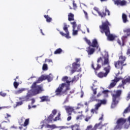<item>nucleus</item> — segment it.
I'll return each mask as SVG.
<instances>
[{
	"label": "nucleus",
	"mask_w": 130,
	"mask_h": 130,
	"mask_svg": "<svg viewBox=\"0 0 130 130\" xmlns=\"http://www.w3.org/2000/svg\"><path fill=\"white\" fill-rule=\"evenodd\" d=\"M120 79H121V78H115L114 80H113L112 81L111 83L110 84V88H112L114 87V86L116 85V83H117V82H118V81H119Z\"/></svg>",
	"instance_id": "17"
},
{
	"label": "nucleus",
	"mask_w": 130,
	"mask_h": 130,
	"mask_svg": "<svg viewBox=\"0 0 130 130\" xmlns=\"http://www.w3.org/2000/svg\"><path fill=\"white\" fill-rule=\"evenodd\" d=\"M84 40H85L86 42L89 45V46H92V47H96V51L97 52H99L100 51V48L98 45V42H97V40L94 39L92 40V43L91 45V42L90 40H87V38H85Z\"/></svg>",
	"instance_id": "10"
},
{
	"label": "nucleus",
	"mask_w": 130,
	"mask_h": 130,
	"mask_svg": "<svg viewBox=\"0 0 130 130\" xmlns=\"http://www.w3.org/2000/svg\"><path fill=\"white\" fill-rule=\"evenodd\" d=\"M53 77L51 74H50L49 75H42L41 76L38 81L35 82L31 86V90L28 91L26 96L24 97L19 98V100H22V101H28L30 97L34 96V95H37V94H39L43 91V88L41 85H37V83H41L42 81L44 80H47L48 82H51L52 81Z\"/></svg>",
	"instance_id": "1"
},
{
	"label": "nucleus",
	"mask_w": 130,
	"mask_h": 130,
	"mask_svg": "<svg viewBox=\"0 0 130 130\" xmlns=\"http://www.w3.org/2000/svg\"><path fill=\"white\" fill-rule=\"evenodd\" d=\"M79 75H77V76H75V79H73V80H72V82L73 83V82H75V81H78V80H79V76H78Z\"/></svg>",
	"instance_id": "41"
},
{
	"label": "nucleus",
	"mask_w": 130,
	"mask_h": 130,
	"mask_svg": "<svg viewBox=\"0 0 130 130\" xmlns=\"http://www.w3.org/2000/svg\"><path fill=\"white\" fill-rule=\"evenodd\" d=\"M91 119V116H87L84 119L85 121L88 122Z\"/></svg>",
	"instance_id": "39"
},
{
	"label": "nucleus",
	"mask_w": 130,
	"mask_h": 130,
	"mask_svg": "<svg viewBox=\"0 0 130 130\" xmlns=\"http://www.w3.org/2000/svg\"><path fill=\"white\" fill-rule=\"evenodd\" d=\"M26 89L25 88H19L18 90L15 91V94H16L17 95L21 94V93H23V92H24V91H26Z\"/></svg>",
	"instance_id": "20"
},
{
	"label": "nucleus",
	"mask_w": 130,
	"mask_h": 130,
	"mask_svg": "<svg viewBox=\"0 0 130 130\" xmlns=\"http://www.w3.org/2000/svg\"><path fill=\"white\" fill-rule=\"evenodd\" d=\"M57 128H59V130H61V129H64L66 128H69V127L64 126H57Z\"/></svg>",
	"instance_id": "34"
},
{
	"label": "nucleus",
	"mask_w": 130,
	"mask_h": 130,
	"mask_svg": "<svg viewBox=\"0 0 130 130\" xmlns=\"http://www.w3.org/2000/svg\"><path fill=\"white\" fill-rule=\"evenodd\" d=\"M64 107L67 113H68L69 115H71V114H72V112H73V111L74 110V108L72 107L65 106Z\"/></svg>",
	"instance_id": "16"
},
{
	"label": "nucleus",
	"mask_w": 130,
	"mask_h": 130,
	"mask_svg": "<svg viewBox=\"0 0 130 130\" xmlns=\"http://www.w3.org/2000/svg\"><path fill=\"white\" fill-rule=\"evenodd\" d=\"M92 127H93L92 125L87 126L86 130H94V129H96V128H97L100 129V128H101V127H102V123L100 122L99 124H95L94 128H92Z\"/></svg>",
	"instance_id": "14"
},
{
	"label": "nucleus",
	"mask_w": 130,
	"mask_h": 130,
	"mask_svg": "<svg viewBox=\"0 0 130 130\" xmlns=\"http://www.w3.org/2000/svg\"><path fill=\"white\" fill-rule=\"evenodd\" d=\"M28 109H31V106L28 105Z\"/></svg>",
	"instance_id": "62"
},
{
	"label": "nucleus",
	"mask_w": 130,
	"mask_h": 130,
	"mask_svg": "<svg viewBox=\"0 0 130 130\" xmlns=\"http://www.w3.org/2000/svg\"><path fill=\"white\" fill-rule=\"evenodd\" d=\"M123 85H125L130 83V76H126L124 79L122 81Z\"/></svg>",
	"instance_id": "19"
},
{
	"label": "nucleus",
	"mask_w": 130,
	"mask_h": 130,
	"mask_svg": "<svg viewBox=\"0 0 130 130\" xmlns=\"http://www.w3.org/2000/svg\"><path fill=\"white\" fill-rule=\"evenodd\" d=\"M105 11H106V13H105V15H106V14H107L109 16V15H110L109 10H107V9H105Z\"/></svg>",
	"instance_id": "47"
},
{
	"label": "nucleus",
	"mask_w": 130,
	"mask_h": 130,
	"mask_svg": "<svg viewBox=\"0 0 130 130\" xmlns=\"http://www.w3.org/2000/svg\"><path fill=\"white\" fill-rule=\"evenodd\" d=\"M83 116H84V115H83L78 116L76 117V120H82V119H83V118H82Z\"/></svg>",
	"instance_id": "36"
},
{
	"label": "nucleus",
	"mask_w": 130,
	"mask_h": 130,
	"mask_svg": "<svg viewBox=\"0 0 130 130\" xmlns=\"http://www.w3.org/2000/svg\"><path fill=\"white\" fill-rule=\"evenodd\" d=\"M73 9L74 10H76L77 9V4H76V3H75V1H73Z\"/></svg>",
	"instance_id": "43"
},
{
	"label": "nucleus",
	"mask_w": 130,
	"mask_h": 130,
	"mask_svg": "<svg viewBox=\"0 0 130 130\" xmlns=\"http://www.w3.org/2000/svg\"><path fill=\"white\" fill-rule=\"evenodd\" d=\"M91 88L93 93L94 94V95H96V94H97V87H96L95 86H93Z\"/></svg>",
	"instance_id": "29"
},
{
	"label": "nucleus",
	"mask_w": 130,
	"mask_h": 130,
	"mask_svg": "<svg viewBox=\"0 0 130 130\" xmlns=\"http://www.w3.org/2000/svg\"><path fill=\"white\" fill-rule=\"evenodd\" d=\"M120 95H121V90L114 91V93L112 94L113 102L111 108H114L116 106V105L118 103Z\"/></svg>",
	"instance_id": "6"
},
{
	"label": "nucleus",
	"mask_w": 130,
	"mask_h": 130,
	"mask_svg": "<svg viewBox=\"0 0 130 130\" xmlns=\"http://www.w3.org/2000/svg\"><path fill=\"white\" fill-rule=\"evenodd\" d=\"M61 51H62L61 49L60 48L57 49L56 51H55L54 54H59V53H60Z\"/></svg>",
	"instance_id": "31"
},
{
	"label": "nucleus",
	"mask_w": 130,
	"mask_h": 130,
	"mask_svg": "<svg viewBox=\"0 0 130 130\" xmlns=\"http://www.w3.org/2000/svg\"><path fill=\"white\" fill-rule=\"evenodd\" d=\"M4 108H7V107H0V110H2V109H4Z\"/></svg>",
	"instance_id": "58"
},
{
	"label": "nucleus",
	"mask_w": 130,
	"mask_h": 130,
	"mask_svg": "<svg viewBox=\"0 0 130 130\" xmlns=\"http://www.w3.org/2000/svg\"><path fill=\"white\" fill-rule=\"evenodd\" d=\"M83 95H84V92H83V91H81V96H80L81 98H83Z\"/></svg>",
	"instance_id": "53"
},
{
	"label": "nucleus",
	"mask_w": 130,
	"mask_h": 130,
	"mask_svg": "<svg viewBox=\"0 0 130 130\" xmlns=\"http://www.w3.org/2000/svg\"><path fill=\"white\" fill-rule=\"evenodd\" d=\"M127 38V36H123L122 37V40L123 42H124V40H125V39H126Z\"/></svg>",
	"instance_id": "46"
},
{
	"label": "nucleus",
	"mask_w": 130,
	"mask_h": 130,
	"mask_svg": "<svg viewBox=\"0 0 130 130\" xmlns=\"http://www.w3.org/2000/svg\"><path fill=\"white\" fill-rule=\"evenodd\" d=\"M48 67L47 64H44L43 66V71H47Z\"/></svg>",
	"instance_id": "38"
},
{
	"label": "nucleus",
	"mask_w": 130,
	"mask_h": 130,
	"mask_svg": "<svg viewBox=\"0 0 130 130\" xmlns=\"http://www.w3.org/2000/svg\"><path fill=\"white\" fill-rule=\"evenodd\" d=\"M102 93L104 94V97H108V93H109V91L108 90H104L102 92Z\"/></svg>",
	"instance_id": "30"
},
{
	"label": "nucleus",
	"mask_w": 130,
	"mask_h": 130,
	"mask_svg": "<svg viewBox=\"0 0 130 130\" xmlns=\"http://www.w3.org/2000/svg\"><path fill=\"white\" fill-rule=\"evenodd\" d=\"M127 16H126V15L124 14H122V18L123 23H126V22H127Z\"/></svg>",
	"instance_id": "26"
},
{
	"label": "nucleus",
	"mask_w": 130,
	"mask_h": 130,
	"mask_svg": "<svg viewBox=\"0 0 130 130\" xmlns=\"http://www.w3.org/2000/svg\"><path fill=\"white\" fill-rule=\"evenodd\" d=\"M98 62H101L102 66L105 67L104 70L106 71V73L100 72L97 74V76L101 78L107 77V75L109 74V72H110V70L111 69L109 65L108 53L105 52L103 57H100L98 59Z\"/></svg>",
	"instance_id": "2"
},
{
	"label": "nucleus",
	"mask_w": 130,
	"mask_h": 130,
	"mask_svg": "<svg viewBox=\"0 0 130 130\" xmlns=\"http://www.w3.org/2000/svg\"><path fill=\"white\" fill-rule=\"evenodd\" d=\"M76 109H80V107H77L76 108Z\"/></svg>",
	"instance_id": "64"
},
{
	"label": "nucleus",
	"mask_w": 130,
	"mask_h": 130,
	"mask_svg": "<svg viewBox=\"0 0 130 130\" xmlns=\"http://www.w3.org/2000/svg\"><path fill=\"white\" fill-rule=\"evenodd\" d=\"M124 33H126L127 36H130V29L124 30Z\"/></svg>",
	"instance_id": "33"
},
{
	"label": "nucleus",
	"mask_w": 130,
	"mask_h": 130,
	"mask_svg": "<svg viewBox=\"0 0 130 130\" xmlns=\"http://www.w3.org/2000/svg\"><path fill=\"white\" fill-rule=\"evenodd\" d=\"M83 13L85 15V17L86 18V19H88V13L84 10H83Z\"/></svg>",
	"instance_id": "44"
},
{
	"label": "nucleus",
	"mask_w": 130,
	"mask_h": 130,
	"mask_svg": "<svg viewBox=\"0 0 130 130\" xmlns=\"http://www.w3.org/2000/svg\"><path fill=\"white\" fill-rule=\"evenodd\" d=\"M109 22L108 21H106V22L104 23L102 22V25L100 26V29H101V32L102 33H105V35L108 37V39L109 41H112L114 38H115V36L110 34V32L109 31Z\"/></svg>",
	"instance_id": "4"
},
{
	"label": "nucleus",
	"mask_w": 130,
	"mask_h": 130,
	"mask_svg": "<svg viewBox=\"0 0 130 130\" xmlns=\"http://www.w3.org/2000/svg\"><path fill=\"white\" fill-rule=\"evenodd\" d=\"M129 111H130V105L126 109L124 110V113H127V112H129Z\"/></svg>",
	"instance_id": "37"
},
{
	"label": "nucleus",
	"mask_w": 130,
	"mask_h": 130,
	"mask_svg": "<svg viewBox=\"0 0 130 130\" xmlns=\"http://www.w3.org/2000/svg\"><path fill=\"white\" fill-rule=\"evenodd\" d=\"M14 86L15 88V89H17V88H18V86H19V85H20V83H18L16 81H15L13 83Z\"/></svg>",
	"instance_id": "35"
},
{
	"label": "nucleus",
	"mask_w": 130,
	"mask_h": 130,
	"mask_svg": "<svg viewBox=\"0 0 130 130\" xmlns=\"http://www.w3.org/2000/svg\"><path fill=\"white\" fill-rule=\"evenodd\" d=\"M40 31L43 35H44V34H43V32H42V29H40Z\"/></svg>",
	"instance_id": "61"
},
{
	"label": "nucleus",
	"mask_w": 130,
	"mask_h": 130,
	"mask_svg": "<svg viewBox=\"0 0 130 130\" xmlns=\"http://www.w3.org/2000/svg\"><path fill=\"white\" fill-rule=\"evenodd\" d=\"M103 119V114L102 115V117L99 118V120H102Z\"/></svg>",
	"instance_id": "57"
},
{
	"label": "nucleus",
	"mask_w": 130,
	"mask_h": 130,
	"mask_svg": "<svg viewBox=\"0 0 130 130\" xmlns=\"http://www.w3.org/2000/svg\"><path fill=\"white\" fill-rule=\"evenodd\" d=\"M94 10L98 13L99 16H101L102 18H103V17H105L106 14H104V13H101L100 12H99V11H98V8L97 7H94Z\"/></svg>",
	"instance_id": "23"
},
{
	"label": "nucleus",
	"mask_w": 130,
	"mask_h": 130,
	"mask_svg": "<svg viewBox=\"0 0 130 130\" xmlns=\"http://www.w3.org/2000/svg\"><path fill=\"white\" fill-rule=\"evenodd\" d=\"M44 18H45V19L48 23H50V22H51L52 18L50 17L48 15H44Z\"/></svg>",
	"instance_id": "24"
},
{
	"label": "nucleus",
	"mask_w": 130,
	"mask_h": 130,
	"mask_svg": "<svg viewBox=\"0 0 130 130\" xmlns=\"http://www.w3.org/2000/svg\"><path fill=\"white\" fill-rule=\"evenodd\" d=\"M78 106H83V104H78Z\"/></svg>",
	"instance_id": "60"
},
{
	"label": "nucleus",
	"mask_w": 130,
	"mask_h": 130,
	"mask_svg": "<svg viewBox=\"0 0 130 130\" xmlns=\"http://www.w3.org/2000/svg\"><path fill=\"white\" fill-rule=\"evenodd\" d=\"M126 119L123 118H119L116 122L117 125L114 128V130L118 129V128H120L125 122H126Z\"/></svg>",
	"instance_id": "11"
},
{
	"label": "nucleus",
	"mask_w": 130,
	"mask_h": 130,
	"mask_svg": "<svg viewBox=\"0 0 130 130\" xmlns=\"http://www.w3.org/2000/svg\"><path fill=\"white\" fill-rule=\"evenodd\" d=\"M23 100H22L21 102H18L16 103V105L15 106H14V108H16V107H17V106H21V105H23Z\"/></svg>",
	"instance_id": "28"
},
{
	"label": "nucleus",
	"mask_w": 130,
	"mask_h": 130,
	"mask_svg": "<svg viewBox=\"0 0 130 130\" xmlns=\"http://www.w3.org/2000/svg\"><path fill=\"white\" fill-rule=\"evenodd\" d=\"M80 29H81V24H78L77 26L76 24V29L79 30Z\"/></svg>",
	"instance_id": "45"
},
{
	"label": "nucleus",
	"mask_w": 130,
	"mask_h": 130,
	"mask_svg": "<svg viewBox=\"0 0 130 130\" xmlns=\"http://www.w3.org/2000/svg\"><path fill=\"white\" fill-rule=\"evenodd\" d=\"M90 101H97V102H98V103L96 105H95L94 107L95 108L94 109H92L90 111L91 113H95L96 114H97V113H98V109L99 108V107H100V106H101V104H103V105H105V104H106L107 101H106V100H97L96 99V98H94V96H92L91 98H90Z\"/></svg>",
	"instance_id": "5"
},
{
	"label": "nucleus",
	"mask_w": 130,
	"mask_h": 130,
	"mask_svg": "<svg viewBox=\"0 0 130 130\" xmlns=\"http://www.w3.org/2000/svg\"><path fill=\"white\" fill-rule=\"evenodd\" d=\"M68 20L69 21H74V14L69 13L68 15Z\"/></svg>",
	"instance_id": "27"
},
{
	"label": "nucleus",
	"mask_w": 130,
	"mask_h": 130,
	"mask_svg": "<svg viewBox=\"0 0 130 130\" xmlns=\"http://www.w3.org/2000/svg\"><path fill=\"white\" fill-rule=\"evenodd\" d=\"M130 99V92L129 93H128L127 98H126V100H129Z\"/></svg>",
	"instance_id": "50"
},
{
	"label": "nucleus",
	"mask_w": 130,
	"mask_h": 130,
	"mask_svg": "<svg viewBox=\"0 0 130 130\" xmlns=\"http://www.w3.org/2000/svg\"><path fill=\"white\" fill-rule=\"evenodd\" d=\"M86 51L87 52L88 55H91V54H93L94 53L95 49H94V48H93L89 47L87 48Z\"/></svg>",
	"instance_id": "18"
},
{
	"label": "nucleus",
	"mask_w": 130,
	"mask_h": 130,
	"mask_svg": "<svg viewBox=\"0 0 130 130\" xmlns=\"http://www.w3.org/2000/svg\"><path fill=\"white\" fill-rule=\"evenodd\" d=\"M71 24L72 25L73 27L72 35L73 36H77V35H78V32H79V30L77 29V23L74 21L71 22Z\"/></svg>",
	"instance_id": "13"
},
{
	"label": "nucleus",
	"mask_w": 130,
	"mask_h": 130,
	"mask_svg": "<svg viewBox=\"0 0 130 130\" xmlns=\"http://www.w3.org/2000/svg\"><path fill=\"white\" fill-rule=\"evenodd\" d=\"M91 67H92V69H93L94 70H96V71L99 70V69H100L101 68V67L100 66H99V64H98V65H96V68H95L94 67V64H93V63L91 64Z\"/></svg>",
	"instance_id": "32"
},
{
	"label": "nucleus",
	"mask_w": 130,
	"mask_h": 130,
	"mask_svg": "<svg viewBox=\"0 0 130 130\" xmlns=\"http://www.w3.org/2000/svg\"><path fill=\"white\" fill-rule=\"evenodd\" d=\"M117 42L118 43L119 45H121V43L120 42V40H117Z\"/></svg>",
	"instance_id": "54"
},
{
	"label": "nucleus",
	"mask_w": 130,
	"mask_h": 130,
	"mask_svg": "<svg viewBox=\"0 0 130 130\" xmlns=\"http://www.w3.org/2000/svg\"><path fill=\"white\" fill-rule=\"evenodd\" d=\"M46 127H47V128H50V129H54V128H57V126H56L55 124H47L46 125Z\"/></svg>",
	"instance_id": "21"
},
{
	"label": "nucleus",
	"mask_w": 130,
	"mask_h": 130,
	"mask_svg": "<svg viewBox=\"0 0 130 130\" xmlns=\"http://www.w3.org/2000/svg\"><path fill=\"white\" fill-rule=\"evenodd\" d=\"M88 111H89V109H88V108H87L85 110V112H88Z\"/></svg>",
	"instance_id": "59"
},
{
	"label": "nucleus",
	"mask_w": 130,
	"mask_h": 130,
	"mask_svg": "<svg viewBox=\"0 0 130 130\" xmlns=\"http://www.w3.org/2000/svg\"><path fill=\"white\" fill-rule=\"evenodd\" d=\"M81 59L80 58H76L75 61L76 62H74L72 64V69L71 70L72 74H74L75 72L76 71L79 72V70H80V61Z\"/></svg>",
	"instance_id": "9"
},
{
	"label": "nucleus",
	"mask_w": 130,
	"mask_h": 130,
	"mask_svg": "<svg viewBox=\"0 0 130 130\" xmlns=\"http://www.w3.org/2000/svg\"><path fill=\"white\" fill-rule=\"evenodd\" d=\"M63 29L64 31L66 32V34L63 33L62 31H60V34L62 36H65L67 39H70V38H71V37L70 36V32H69V30L68 29L67 25H64Z\"/></svg>",
	"instance_id": "12"
},
{
	"label": "nucleus",
	"mask_w": 130,
	"mask_h": 130,
	"mask_svg": "<svg viewBox=\"0 0 130 130\" xmlns=\"http://www.w3.org/2000/svg\"><path fill=\"white\" fill-rule=\"evenodd\" d=\"M5 118H8V117H11V115H10L9 114H6L5 115Z\"/></svg>",
	"instance_id": "48"
},
{
	"label": "nucleus",
	"mask_w": 130,
	"mask_h": 130,
	"mask_svg": "<svg viewBox=\"0 0 130 130\" xmlns=\"http://www.w3.org/2000/svg\"><path fill=\"white\" fill-rule=\"evenodd\" d=\"M57 111L55 109L53 110L52 111V114L48 117L47 120L45 119L44 122H46L48 123L51 122L53 120V121H57V120H59L60 117V113H58L57 117H55V119H53L54 115L56 114Z\"/></svg>",
	"instance_id": "7"
},
{
	"label": "nucleus",
	"mask_w": 130,
	"mask_h": 130,
	"mask_svg": "<svg viewBox=\"0 0 130 130\" xmlns=\"http://www.w3.org/2000/svg\"><path fill=\"white\" fill-rule=\"evenodd\" d=\"M127 55H130V49H128L127 52Z\"/></svg>",
	"instance_id": "56"
},
{
	"label": "nucleus",
	"mask_w": 130,
	"mask_h": 130,
	"mask_svg": "<svg viewBox=\"0 0 130 130\" xmlns=\"http://www.w3.org/2000/svg\"><path fill=\"white\" fill-rule=\"evenodd\" d=\"M40 99L41 100V102H44L45 101H48L49 100L48 97L45 96L41 97Z\"/></svg>",
	"instance_id": "25"
},
{
	"label": "nucleus",
	"mask_w": 130,
	"mask_h": 130,
	"mask_svg": "<svg viewBox=\"0 0 130 130\" xmlns=\"http://www.w3.org/2000/svg\"><path fill=\"white\" fill-rule=\"evenodd\" d=\"M71 119H72V117L71 116H69L68 118H67V120L68 121H70V120H71Z\"/></svg>",
	"instance_id": "51"
},
{
	"label": "nucleus",
	"mask_w": 130,
	"mask_h": 130,
	"mask_svg": "<svg viewBox=\"0 0 130 130\" xmlns=\"http://www.w3.org/2000/svg\"><path fill=\"white\" fill-rule=\"evenodd\" d=\"M0 95H1V96H2L3 97H5V96L7 95V93L0 92Z\"/></svg>",
	"instance_id": "49"
},
{
	"label": "nucleus",
	"mask_w": 130,
	"mask_h": 130,
	"mask_svg": "<svg viewBox=\"0 0 130 130\" xmlns=\"http://www.w3.org/2000/svg\"><path fill=\"white\" fill-rule=\"evenodd\" d=\"M125 59H126L125 57L122 55L120 56L119 57V60L117 62H114L115 68L116 69H119L120 70H122V67L125 65L123 64L124 61H125Z\"/></svg>",
	"instance_id": "8"
},
{
	"label": "nucleus",
	"mask_w": 130,
	"mask_h": 130,
	"mask_svg": "<svg viewBox=\"0 0 130 130\" xmlns=\"http://www.w3.org/2000/svg\"><path fill=\"white\" fill-rule=\"evenodd\" d=\"M127 121L129 122V124L128 125H127L126 126H124V128H127L129 126V125H130V116H129L127 118Z\"/></svg>",
	"instance_id": "40"
},
{
	"label": "nucleus",
	"mask_w": 130,
	"mask_h": 130,
	"mask_svg": "<svg viewBox=\"0 0 130 130\" xmlns=\"http://www.w3.org/2000/svg\"><path fill=\"white\" fill-rule=\"evenodd\" d=\"M102 94V92H99L97 94L96 97H94V96H92V97H93L94 98H95V99H96V98H99V97H100V96H101Z\"/></svg>",
	"instance_id": "42"
},
{
	"label": "nucleus",
	"mask_w": 130,
	"mask_h": 130,
	"mask_svg": "<svg viewBox=\"0 0 130 130\" xmlns=\"http://www.w3.org/2000/svg\"><path fill=\"white\" fill-rule=\"evenodd\" d=\"M29 124V119H25L24 124L23 125V129H26V128H27V127L26 126H27V125H28Z\"/></svg>",
	"instance_id": "22"
},
{
	"label": "nucleus",
	"mask_w": 130,
	"mask_h": 130,
	"mask_svg": "<svg viewBox=\"0 0 130 130\" xmlns=\"http://www.w3.org/2000/svg\"><path fill=\"white\" fill-rule=\"evenodd\" d=\"M46 61H48V62H52V60L51 59H46Z\"/></svg>",
	"instance_id": "52"
},
{
	"label": "nucleus",
	"mask_w": 130,
	"mask_h": 130,
	"mask_svg": "<svg viewBox=\"0 0 130 130\" xmlns=\"http://www.w3.org/2000/svg\"><path fill=\"white\" fill-rule=\"evenodd\" d=\"M62 80L64 82H66L68 85L66 83H62L59 86L55 91L56 95L58 96L64 94L67 90L70 89L69 85L71 81L69 79V78L65 76L62 78Z\"/></svg>",
	"instance_id": "3"
},
{
	"label": "nucleus",
	"mask_w": 130,
	"mask_h": 130,
	"mask_svg": "<svg viewBox=\"0 0 130 130\" xmlns=\"http://www.w3.org/2000/svg\"><path fill=\"white\" fill-rule=\"evenodd\" d=\"M31 103L32 104H34V103H35V100L34 99H31Z\"/></svg>",
	"instance_id": "55"
},
{
	"label": "nucleus",
	"mask_w": 130,
	"mask_h": 130,
	"mask_svg": "<svg viewBox=\"0 0 130 130\" xmlns=\"http://www.w3.org/2000/svg\"><path fill=\"white\" fill-rule=\"evenodd\" d=\"M19 128L21 129V130H23V127H19Z\"/></svg>",
	"instance_id": "63"
},
{
	"label": "nucleus",
	"mask_w": 130,
	"mask_h": 130,
	"mask_svg": "<svg viewBox=\"0 0 130 130\" xmlns=\"http://www.w3.org/2000/svg\"><path fill=\"white\" fill-rule=\"evenodd\" d=\"M114 2L115 5H117V6H126V1H120V0H113Z\"/></svg>",
	"instance_id": "15"
}]
</instances>
